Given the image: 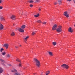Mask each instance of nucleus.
<instances>
[{
    "mask_svg": "<svg viewBox=\"0 0 75 75\" xmlns=\"http://www.w3.org/2000/svg\"><path fill=\"white\" fill-rule=\"evenodd\" d=\"M3 25L1 24V23H0V30H3Z\"/></svg>",
    "mask_w": 75,
    "mask_h": 75,
    "instance_id": "obj_9",
    "label": "nucleus"
},
{
    "mask_svg": "<svg viewBox=\"0 0 75 75\" xmlns=\"http://www.w3.org/2000/svg\"><path fill=\"white\" fill-rule=\"evenodd\" d=\"M9 75V74H7V75Z\"/></svg>",
    "mask_w": 75,
    "mask_h": 75,
    "instance_id": "obj_48",
    "label": "nucleus"
},
{
    "mask_svg": "<svg viewBox=\"0 0 75 75\" xmlns=\"http://www.w3.org/2000/svg\"><path fill=\"white\" fill-rule=\"evenodd\" d=\"M16 61H17L18 62H19V59H16Z\"/></svg>",
    "mask_w": 75,
    "mask_h": 75,
    "instance_id": "obj_36",
    "label": "nucleus"
},
{
    "mask_svg": "<svg viewBox=\"0 0 75 75\" xmlns=\"http://www.w3.org/2000/svg\"><path fill=\"white\" fill-rule=\"evenodd\" d=\"M19 31L20 32H21V33H24V29L22 28H20L19 29Z\"/></svg>",
    "mask_w": 75,
    "mask_h": 75,
    "instance_id": "obj_10",
    "label": "nucleus"
},
{
    "mask_svg": "<svg viewBox=\"0 0 75 75\" xmlns=\"http://www.w3.org/2000/svg\"><path fill=\"white\" fill-rule=\"evenodd\" d=\"M3 51H4V49L2 48L0 50V52H3Z\"/></svg>",
    "mask_w": 75,
    "mask_h": 75,
    "instance_id": "obj_24",
    "label": "nucleus"
},
{
    "mask_svg": "<svg viewBox=\"0 0 75 75\" xmlns=\"http://www.w3.org/2000/svg\"><path fill=\"white\" fill-rule=\"evenodd\" d=\"M38 10H39V11H41V9L39 8V9Z\"/></svg>",
    "mask_w": 75,
    "mask_h": 75,
    "instance_id": "obj_42",
    "label": "nucleus"
},
{
    "mask_svg": "<svg viewBox=\"0 0 75 75\" xmlns=\"http://www.w3.org/2000/svg\"><path fill=\"white\" fill-rule=\"evenodd\" d=\"M50 71H47L46 72V75H48V74H50Z\"/></svg>",
    "mask_w": 75,
    "mask_h": 75,
    "instance_id": "obj_17",
    "label": "nucleus"
},
{
    "mask_svg": "<svg viewBox=\"0 0 75 75\" xmlns=\"http://www.w3.org/2000/svg\"><path fill=\"white\" fill-rule=\"evenodd\" d=\"M20 47H21V45H20Z\"/></svg>",
    "mask_w": 75,
    "mask_h": 75,
    "instance_id": "obj_47",
    "label": "nucleus"
},
{
    "mask_svg": "<svg viewBox=\"0 0 75 75\" xmlns=\"http://www.w3.org/2000/svg\"><path fill=\"white\" fill-rule=\"evenodd\" d=\"M28 38H29V37L27 36V37L26 38H25V40H27V39Z\"/></svg>",
    "mask_w": 75,
    "mask_h": 75,
    "instance_id": "obj_27",
    "label": "nucleus"
},
{
    "mask_svg": "<svg viewBox=\"0 0 75 75\" xmlns=\"http://www.w3.org/2000/svg\"><path fill=\"white\" fill-rule=\"evenodd\" d=\"M58 1V3L59 4H61L62 3H61V0L60 1Z\"/></svg>",
    "mask_w": 75,
    "mask_h": 75,
    "instance_id": "obj_18",
    "label": "nucleus"
},
{
    "mask_svg": "<svg viewBox=\"0 0 75 75\" xmlns=\"http://www.w3.org/2000/svg\"><path fill=\"white\" fill-rule=\"evenodd\" d=\"M15 47H16V48L17 49L18 48V47H17V46H15Z\"/></svg>",
    "mask_w": 75,
    "mask_h": 75,
    "instance_id": "obj_40",
    "label": "nucleus"
},
{
    "mask_svg": "<svg viewBox=\"0 0 75 75\" xmlns=\"http://www.w3.org/2000/svg\"><path fill=\"white\" fill-rule=\"evenodd\" d=\"M37 22L38 23H40L41 22V21L40 20H39L37 21Z\"/></svg>",
    "mask_w": 75,
    "mask_h": 75,
    "instance_id": "obj_29",
    "label": "nucleus"
},
{
    "mask_svg": "<svg viewBox=\"0 0 75 75\" xmlns=\"http://www.w3.org/2000/svg\"><path fill=\"white\" fill-rule=\"evenodd\" d=\"M11 18L12 19V20H15V18H16V16L14 15H13L11 17Z\"/></svg>",
    "mask_w": 75,
    "mask_h": 75,
    "instance_id": "obj_7",
    "label": "nucleus"
},
{
    "mask_svg": "<svg viewBox=\"0 0 75 75\" xmlns=\"http://www.w3.org/2000/svg\"><path fill=\"white\" fill-rule=\"evenodd\" d=\"M68 31L69 33H73V30L72 29V28L71 27L69 28Z\"/></svg>",
    "mask_w": 75,
    "mask_h": 75,
    "instance_id": "obj_6",
    "label": "nucleus"
},
{
    "mask_svg": "<svg viewBox=\"0 0 75 75\" xmlns=\"http://www.w3.org/2000/svg\"><path fill=\"white\" fill-rule=\"evenodd\" d=\"M67 1H71V0H67Z\"/></svg>",
    "mask_w": 75,
    "mask_h": 75,
    "instance_id": "obj_41",
    "label": "nucleus"
},
{
    "mask_svg": "<svg viewBox=\"0 0 75 75\" xmlns=\"http://www.w3.org/2000/svg\"><path fill=\"white\" fill-rule=\"evenodd\" d=\"M33 5L32 4H30V7H33Z\"/></svg>",
    "mask_w": 75,
    "mask_h": 75,
    "instance_id": "obj_34",
    "label": "nucleus"
},
{
    "mask_svg": "<svg viewBox=\"0 0 75 75\" xmlns=\"http://www.w3.org/2000/svg\"><path fill=\"white\" fill-rule=\"evenodd\" d=\"M39 16V13H38L37 15H34V16L35 17H38Z\"/></svg>",
    "mask_w": 75,
    "mask_h": 75,
    "instance_id": "obj_25",
    "label": "nucleus"
},
{
    "mask_svg": "<svg viewBox=\"0 0 75 75\" xmlns=\"http://www.w3.org/2000/svg\"><path fill=\"white\" fill-rule=\"evenodd\" d=\"M40 1V0H37L35 1V2L37 3V2H39Z\"/></svg>",
    "mask_w": 75,
    "mask_h": 75,
    "instance_id": "obj_32",
    "label": "nucleus"
},
{
    "mask_svg": "<svg viewBox=\"0 0 75 75\" xmlns=\"http://www.w3.org/2000/svg\"><path fill=\"white\" fill-rule=\"evenodd\" d=\"M42 74H43V72H42L40 75H42Z\"/></svg>",
    "mask_w": 75,
    "mask_h": 75,
    "instance_id": "obj_44",
    "label": "nucleus"
},
{
    "mask_svg": "<svg viewBox=\"0 0 75 75\" xmlns=\"http://www.w3.org/2000/svg\"><path fill=\"white\" fill-rule=\"evenodd\" d=\"M1 20L2 21H4V18L3 17H2L1 18Z\"/></svg>",
    "mask_w": 75,
    "mask_h": 75,
    "instance_id": "obj_22",
    "label": "nucleus"
},
{
    "mask_svg": "<svg viewBox=\"0 0 75 75\" xmlns=\"http://www.w3.org/2000/svg\"><path fill=\"white\" fill-rule=\"evenodd\" d=\"M61 67L62 68H66V69H68L69 68V66L65 64H63L61 66Z\"/></svg>",
    "mask_w": 75,
    "mask_h": 75,
    "instance_id": "obj_3",
    "label": "nucleus"
},
{
    "mask_svg": "<svg viewBox=\"0 0 75 75\" xmlns=\"http://www.w3.org/2000/svg\"><path fill=\"white\" fill-rule=\"evenodd\" d=\"M35 34V32H33L32 33V35H34V34Z\"/></svg>",
    "mask_w": 75,
    "mask_h": 75,
    "instance_id": "obj_31",
    "label": "nucleus"
},
{
    "mask_svg": "<svg viewBox=\"0 0 75 75\" xmlns=\"http://www.w3.org/2000/svg\"><path fill=\"white\" fill-rule=\"evenodd\" d=\"M8 66H9V67H10L11 66V65L10 64H8Z\"/></svg>",
    "mask_w": 75,
    "mask_h": 75,
    "instance_id": "obj_39",
    "label": "nucleus"
},
{
    "mask_svg": "<svg viewBox=\"0 0 75 75\" xmlns=\"http://www.w3.org/2000/svg\"><path fill=\"white\" fill-rule=\"evenodd\" d=\"M13 25H14V24H13Z\"/></svg>",
    "mask_w": 75,
    "mask_h": 75,
    "instance_id": "obj_49",
    "label": "nucleus"
},
{
    "mask_svg": "<svg viewBox=\"0 0 75 75\" xmlns=\"http://www.w3.org/2000/svg\"><path fill=\"white\" fill-rule=\"evenodd\" d=\"M0 61H1V62H3V63H6V61H4V60H3L2 58L0 59Z\"/></svg>",
    "mask_w": 75,
    "mask_h": 75,
    "instance_id": "obj_11",
    "label": "nucleus"
},
{
    "mask_svg": "<svg viewBox=\"0 0 75 75\" xmlns=\"http://www.w3.org/2000/svg\"><path fill=\"white\" fill-rule=\"evenodd\" d=\"M28 2H29V3H33V2H34V1H33V0H30L29 1H28Z\"/></svg>",
    "mask_w": 75,
    "mask_h": 75,
    "instance_id": "obj_21",
    "label": "nucleus"
},
{
    "mask_svg": "<svg viewBox=\"0 0 75 75\" xmlns=\"http://www.w3.org/2000/svg\"><path fill=\"white\" fill-rule=\"evenodd\" d=\"M3 69L2 68L0 67V74H2V73H3Z\"/></svg>",
    "mask_w": 75,
    "mask_h": 75,
    "instance_id": "obj_12",
    "label": "nucleus"
},
{
    "mask_svg": "<svg viewBox=\"0 0 75 75\" xmlns=\"http://www.w3.org/2000/svg\"><path fill=\"white\" fill-rule=\"evenodd\" d=\"M6 56L7 57H8V58H10V54H8Z\"/></svg>",
    "mask_w": 75,
    "mask_h": 75,
    "instance_id": "obj_23",
    "label": "nucleus"
},
{
    "mask_svg": "<svg viewBox=\"0 0 75 75\" xmlns=\"http://www.w3.org/2000/svg\"><path fill=\"white\" fill-rule=\"evenodd\" d=\"M54 5H56V4H57V3L55 2L54 3Z\"/></svg>",
    "mask_w": 75,
    "mask_h": 75,
    "instance_id": "obj_38",
    "label": "nucleus"
},
{
    "mask_svg": "<svg viewBox=\"0 0 75 75\" xmlns=\"http://www.w3.org/2000/svg\"><path fill=\"white\" fill-rule=\"evenodd\" d=\"M19 67H22V65L21 64V61L20 60H19Z\"/></svg>",
    "mask_w": 75,
    "mask_h": 75,
    "instance_id": "obj_13",
    "label": "nucleus"
},
{
    "mask_svg": "<svg viewBox=\"0 0 75 75\" xmlns=\"http://www.w3.org/2000/svg\"><path fill=\"white\" fill-rule=\"evenodd\" d=\"M53 45H57V43L55 42H54L52 43Z\"/></svg>",
    "mask_w": 75,
    "mask_h": 75,
    "instance_id": "obj_19",
    "label": "nucleus"
},
{
    "mask_svg": "<svg viewBox=\"0 0 75 75\" xmlns=\"http://www.w3.org/2000/svg\"><path fill=\"white\" fill-rule=\"evenodd\" d=\"M48 53L50 56H52V53L51 52H49Z\"/></svg>",
    "mask_w": 75,
    "mask_h": 75,
    "instance_id": "obj_14",
    "label": "nucleus"
},
{
    "mask_svg": "<svg viewBox=\"0 0 75 75\" xmlns=\"http://www.w3.org/2000/svg\"><path fill=\"white\" fill-rule=\"evenodd\" d=\"M57 25L56 24L54 25L53 27L52 30H55L57 29Z\"/></svg>",
    "mask_w": 75,
    "mask_h": 75,
    "instance_id": "obj_5",
    "label": "nucleus"
},
{
    "mask_svg": "<svg viewBox=\"0 0 75 75\" xmlns=\"http://www.w3.org/2000/svg\"><path fill=\"white\" fill-rule=\"evenodd\" d=\"M13 71L14 72H17V70L16 69H14Z\"/></svg>",
    "mask_w": 75,
    "mask_h": 75,
    "instance_id": "obj_28",
    "label": "nucleus"
},
{
    "mask_svg": "<svg viewBox=\"0 0 75 75\" xmlns=\"http://www.w3.org/2000/svg\"><path fill=\"white\" fill-rule=\"evenodd\" d=\"M4 47H6V49H7V48H8V44H4Z\"/></svg>",
    "mask_w": 75,
    "mask_h": 75,
    "instance_id": "obj_8",
    "label": "nucleus"
},
{
    "mask_svg": "<svg viewBox=\"0 0 75 75\" xmlns=\"http://www.w3.org/2000/svg\"><path fill=\"white\" fill-rule=\"evenodd\" d=\"M11 72H14V70H13V71L12 70V71H11Z\"/></svg>",
    "mask_w": 75,
    "mask_h": 75,
    "instance_id": "obj_45",
    "label": "nucleus"
},
{
    "mask_svg": "<svg viewBox=\"0 0 75 75\" xmlns=\"http://www.w3.org/2000/svg\"><path fill=\"white\" fill-rule=\"evenodd\" d=\"M1 54L2 55H4H4H5L6 54V52H4L2 53Z\"/></svg>",
    "mask_w": 75,
    "mask_h": 75,
    "instance_id": "obj_15",
    "label": "nucleus"
},
{
    "mask_svg": "<svg viewBox=\"0 0 75 75\" xmlns=\"http://www.w3.org/2000/svg\"><path fill=\"white\" fill-rule=\"evenodd\" d=\"M61 28H62V27L61 26H59V28L56 29V31L58 33H61V32L62 31Z\"/></svg>",
    "mask_w": 75,
    "mask_h": 75,
    "instance_id": "obj_2",
    "label": "nucleus"
},
{
    "mask_svg": "<svg viewBox=\"0 0 75 75\" xmlns=\"http://www.w3.org/2000/svg\"><path fill=\"white\" fill-rule=\"evenodd\" d=\"M42 23V24H47V22H44Z\"/></svg>",
    "mask_w": 75,
    "mask_h": 75,
    "instance_id": "obj_30",
    "label": "nucleus"
},
{
    "mask_svg": "<svg viewBox=\"0 0 75 75\" xmlns=\"http://www.w3.org/2000/svg\"><path fill=\"white\" fill-rule=\"evenodd\" d=\"M1 3V0H0V4Z\"/></svg>",
    "mask_w": 75,
    "mask_h": 75,
    "instance_id": "obj_43",
    "label": "nucleus"
},
{
    "mask_svg": "<svg viewBox=\"0 0 75 75\" xmlns=\"http://www.w3.org/2000/svg\"><path fill=\"white\" fill-rule=\"evenodd\" d=\"M68 14V12H67V11H66L64 13V15L66 16V17L68 18V17H69V15H68V14Z\"/></svg>",
    "mask_w": 75,
    "mask_h": 75,
    "instance_id": "obj_4",
    "label": "nucleus"
},
{
    "mask_svg": "<svg viewBox=\"0 0 75 75\" xmlns=\"http://www.w3.org/2000/svg\"><path fill=\"white\" fill-rule=\"evenodd\" d=\"M2 65H3V66H4V67H6V64H4V63H2Z\"/></svg>",
    "mask_w": 75,
    "mask_h": 75,
    "instance_id": "obj_33",
    "label": "nucleus"
},
{
    "mask_svg": "<svg viewBox=\"0 0 75 75\" xmlns=\"http://www.w3.org/2000/svg\"><path fill=\"white\" fill-rule=\"evenodd\" d=\"M14 75H19V73L17 72L15 73Z\"/></svg>",
    "mask_w": 75,
    "mask_h": 75,
    "instance_id": "obj_26",
    "label": "nucleus"
},
{
    "mask_svg": "<svg viewBox=\"0 0 75 75\" xmlns=\"http://www.w3.org/2000/svg\"><path fill=\"white\" fill-rule=\"evenodd\" d=\"M34 62L36 63V65L38 67H40V61L38 60L37 59L35 58L34 59Z\"/></svg>",
    "mask_w": 75,
    "mask_h": 75,
    "instance_id": "obj_1",
    "label": "nucleus"
},
{
    "mask_svg": "<svg viewBox=\"0 0 75 75\" xmlns=\"http://www.w3.org/2000/svg\"><path fill=\"white\" fill-rule=\"evenodd\" d=\"M21 28L22 29H24L25 28V25H23L21 27Z\"/></svg>",
    "mask_w": 75,
    "mask_h": 75,
    "instance_id": "obj_16",
    "label": "nucleus"
},
{
    "mask_svg": "<svg viewBox=\"0 0 75 75\" xmlns=\"http://www.w3.org/2000/svg\"><path fill=\"white\" fill-rule=\"evenodd\" d=\"M74 3H75V1H74Z\"/></svg>",
    "mask_w": 75,
    "mask_h": 75,
    "instance_id": "obj_46",
    "label": "nucleus"
},
{
    "mask_svg": "<svg viewBox=\"0 0 75 75\" xmlns=\"http://www.w3.org/2000/svg\"><path fill=\"white\" fill-rule=\"evenodd\" d=\"M16 30H18V31H19V29L18 28H16Z\"/></svg>",
    "mask_w": 75,
    "mask_h": 75,
    "instance_id": "obj_37",
    "label": "nucleus"
},
{
    "mask_svg": "<svg viewBox=\"0 0 75 75\" xmlns=\"http://www.w3.org/2000/svg\"><path fill=\"white\" fill-rule=\"evenodd\" d=\"M3 9V7L2 6H0V10H1V9Z\"/></svg>",
    "mask_w": 75,
    "mask_h": 75,
    "instance_id": "obj_35",
    "label": "nucleus"
},
{
    "mask_svg": "<svg viewBox=\"0 0 75 75\" xmlns=\"http://www.w3.org/2000/svg\"><path fill=\"white\" fill-rule=\"evenodd\" d=\"M15 35V33H14V32H13L11 34V35L12 36H14Z\"/></svg>",
    "mask_w": 75,
    "mask_h": 75,
    "instance_id": "obj_20",
    "label": "nucleus"
}]
</instances>
